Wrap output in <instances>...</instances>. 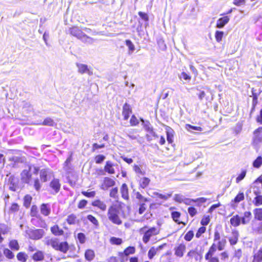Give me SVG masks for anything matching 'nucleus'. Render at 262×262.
Masks as SVG:
<instances>
[{
	"label": "nucleus",
	"instance_id": "1",
	"mask_svg": "<svg viewBox=\"0 0 262 262\" xmlns=\"http://www.w3.org/2000/svg\"><path fill=\"white\" fill-rule=\"evenodd\" d=\"M47 245L51 246L55 250L59 251L64 253L67 252L69 247L67 242L59 243L57 238H51L46 241Z\"/></svg>",
	"mask_w": 262,
	"mask_h": 262
},
{
	"label": "nucleus",
	"instance_id": "39",
	"mask_svg": "<svg viewBox=\"0 0 262 262\" xmlns=\"http://www.w3.org/2000/svg\"><path fill=\"white\" fill-rule=\"evenodd\" d=\"M76 216L74 214H71L68 216L67 222L70 225H74L76 223Z\"/></svg>",
	"mask_w": 262,
	"mask_h": 262
},
{
	"label": "nucleus",
	"instance_id": "4",
	"mask_svg": "<svg viewBox=\"0 0 262 262\" xmlns=\"http://www.w3.org/2000/svg\"><path fill=\"white\" fill-rule=\"evenodd\" d=\"M49 187L51 189V193L56 194L59 192L61 188V184L59 179L54 178L50 183Z\"/></svg>",
	"mask_w": 262,
	"mask_h": 262
},
{
	"label": "nucleus",
	"instance_id": "29",
	"mask_svg": "<svg viewBox=\"0 0 262 262\" xmlns=\"http://www.w3.org/2000/svg\"><path fill=\"white\" fill-rule=\"evenodd\" d=\"M230 222L233 226L237 227L241 223V219L239 215H235L230 219Z\"/></svg>",
	"mask_w": 262,
	"mask_h": 262
},
{
	"label": "nucleus",
	"instance_id": "47",
	"mask_svg": "<svg viewBox=\"0 0 262 262\" xmlns=\"http://www.w3.org/2000/svg\"><path fill=\"white\" fill-rule=\"evenodd\" d=\"M30 215L32 216L38 217L39 216L38 208L36 205H33L31 209Z\"/></svg>",
	"mask_w": 262,
	"mask_h": 262
},
{
	"label": "nucleus",
	"instance_id": "63",
	"mask_svg": "<svg viewBox=\"0 0 262 262\" xmlns=\"http://www.w3.org/2000/svg\"><path fill=\"white\" fill-rule=\"evenodd\" d=\"M262 131V127H259L256 129H255L254 132V140L255 141L257 140L258 141H260V139L258 138L257 134L260 133Z\"/></svg>",
	"mask_w": 262,
	"mask_h": 262
},
{
	"label": "nucleus",
	"instance_id": "48",
	"mask_svg": "<svg viewBox=\"0 0 262 262\" xmlns=\"http://www.w3.org/2000/svg\"><path fill=\"white\" fill-rule=\"evenodd\" d=\"M55 124V123L53 120L50 118H46L42 123V124L43 125H48L50 126H53Z\"/></svg>",
	"mask_w": 262,
	"mask_h": 262
},
{
	"label": "nucleus",
	"instance_id": "38",
	"mask_svg": "<svg viewBox=\"0 0 262 262\" xmlns=\"http://www.w3.org/2000/svg\"><path fill=\"white\" fill-rule=\"evenodd\" d=\"M135 252V248L134 247L129 246L126 248L123 252H121L123 255H126L128 257L129 254H133Z\"/></svg>",
	"mask_w": 262,
	"mask_h": 262
},
{
	"label": "nucleus",
	"instance_id": "19",
	"mask_svg": "<svg viewBox=\"0 0 262 262\" xmlns=\"http://www.w3.org/2000/svg\"><path fill=\"white\" fill-rule=\"evenodd\" d=\"M32 258L34 261H42L45 258L43 252L40 250H36V252L32 256Z\"/></svg>",
	"mask_w": 262,
	"mask_h": 262
},
{
	"label": "nucleus",
	"instance_id": "57",
	"mask_svg": "<svg viewBox=\"0 0 262 262\" xmlns=\"http://www.w3.org/2000/svg\"><path fill=\"white\" fill-rule=\"evenodd\" d=\"M110 196L114 199H117L118 198V188L115 187L112 188L110 192Z\"/></svg>",
	"mask_w": 262,
	"mask_h": 262
},
{
	"label": "nucleus",
	"instance_id": "18",
	"mask_svg": "<svg viewBox=\"0 0 262 262\" xmlns=\"http://www.w3.org/2000/svg\"><path fill=\"white\" fill-rule=\"evenodd\" d=\"M76 66L78 69L79 73L81 74L87 73L89 75H91L92 74V72L90 71L88 69V66L82 63H77Z\"/></svg>",
	"mask_w": 262,
	"mask_h": 262
},
{
	"label": "nucleus",
	"instance_id": "61",
	"mask_svg": "<svg viewBox=\"0 0 262 262\" xmlns=\"http://www.w3.org/2000/svg\"><path fill=\"white\" fill-rule=\"evenodd\" d=\"M130 123L132 126H136L139 124V122L135 115L131 117Z\"/></svg>",
	"mask_w": 262,
	"mask_h": 262
},
{
	"label": "nucleus",
	"instance_id": "51",
	"mask_svg": "<svg viewBox=\"0 0 262 262\" xmlns=\"http://www.w3.org/2000/svg\"><path fill=\"white\" fill-rule=\"evenodd\" d=\"M194 236V233L193 231L190 230L187 232L184 236V239L187 242L190 241Z\"/></svg>",
	"mask_w": 262,
	"mask_h": 262
},
{
	"label": "nucleus",
	"instance_id": "45",
	"mask_svg": "<svg viewBox=\"0 0 262 262\" xmlns=\"http://www.w3.org/2000/svg\"><path fill=\"white\" fill-rule=\"evenodd\" d=\"M226 243L227 242L225 238H222L221 241H219L217 245L216 246L217 249L220 251L223 250L225 247Z\"/></svg>",
	"mask_w": 262,
	"mask_h": 262
},
{
	"label": "nucleus",
	"instance_id": "9",
	"mask_svg": "<svg viewBox=\"0 0 262 262\" xmlns=\"http://www.w3.org/2000/svg\"><path fill=\"white\" fill-rule=\"evenodd\" d=\"M115 184L116 182L113 179L109 177H104L103 183L101 186V189L103 190H106L109 188L115 186Z\"/></svg>",
	"mask_w": 262,
	"mask_h": 262
},
{
	"label": "nucleus",
	"instance_id": "12",
	"mask_svg": "<svg viewBox=\"0 0 262 262\" xmlns=\"http://www.w3.org/2000/svg\"><path fill=\"white\" fill-rule=\"evenodd\" d=\"M92 206L100 209L102 211H105L106 210V205L103 202L99 199L95 200L92 202Z\"/></svg>",
	"mask_w": 262,
	"mask_h": 262
},
{
	"label": "nucleus",
	"instance_id": "13",
	"mask_svg": "<svg viewBox=\"0 0 262 262\" xmlns=\"http://www.w3.org/2000/svg\"><path fill=\"white\" fill-rule=\"evenodd\" d=\"M239 237V233L237 230L234 229L232 230L231 236L229 238L230 244L231 246L235 245L237 243Z\"/></svg>",
	"mask_w": 262,
	"mask_h": 262
},
{
	"label": "nucleus",
	"instance_id": "56",
	"mask_svg": "<svg viewBox=\"0 0 262 262\" xmlns=\"http://www.w3.org/2000/svg\"><path fill=\"white\" fill-rule=\"evenodd\" d=\"M87 219L89 221H90L92 223H93L96 226H98L99 225V223L98 220L96 219L95 217L93 216L92 215L89 214L87 216Z\"/></svg>",
	"mask_w": 262,
	"mask_h": 262
},
{
	"label": "nucleus",
	"instance_id": "59",
	"mask_svg": "<svg viewBox=\"0 0 262 262\" xmlns=\"http://www.w3.org/2000/svg\"><path fill=\"white\" fill-rule=\"evenodd\" d=\"M185 196L182 194H177L174 195V200L178 203H182L183 202Z\"/></svg>",
	"mask_w": 262,
	"mask_h": 262
},
{
	"label": "nucleus",
	"instance_id": "46",
	"mask_svg": "<svg viewBox=\"0 0 262 262\" xmlns=\"http://www.w3.org/2000/svg\"><path fill=\"white\" fill-rule=\"evenodd\" d=\"M247 170L245 169H242L241 173L237 176L236 179V182L239 183L242 180L244 179L246 175Z\"/></svg>",
	"mask_w": 262,
	"mask_h": 262
},
{
	"label": "nucleus",
	"instance_id": "20",
	"mask_svg": "<svg viewBox=\"0 0 262 262\" xmlns=\"http://www.w3.org/2000/svg\"><path fill=\"white\" fill-rule=\"evenodd\" d=\"M164 246V245H162L158 247H151L148 252V257L150 259H151L156 254L158 251L162 250Z\"/></svg>",
	"mask_w": 262,
	"mask_h": 262
},
{
	"label": "nucleus",
	"instance_id": "11",
	"mask_svg": "<svg viewBox=\"0 0 262 262\" xmlns=\"http://www.w3.org/2000/svg\"><path fill=\"white\" fill-rule=\"evenodd\" d=\"M68 32L71 35L76 37L78 39H79L83 33L78 27L75 26L70 28Z\"/></svg>",
	"mask_w": 262,
	"mask_h": 262
},
{
	"label": "nucleus",
	"instance_id": "22",
	"mask_svg": "<svg viewBox=\"0 0 262 262\" xmlns=\"http://www.w3.org/2000/svg\"><path fill=\"white\" fill-rule=\"evenodd\" d=\"M252 218V213L250 211H246L244 213V216L241 218L242 224L245 225L249 223Z\"/></svg>",
	"mask_w": 262,
	"mask_h": 262
},
{
	"label": "nucleus",
	"instance_id": "3",
	"mask_svg": "<svg viewBox=\"0 0 262 262\" xmlns=\"http://www.w3.org/2000/svg\"><path fill=\"white\" fill-rule=\"evenodd\" d=\"M159 233V230L155 227H151L147 230L144 231V235L142 238L143 242L145 244H147L151 237L156 235Z\"/></svg>",
	"mask_w": 262,
	"mask_h": 262
},
{
	"label": "nucleus",
	"instance_id": "60",
	"mask_svg": "<svg viewBox=\"0 0 262 262\" xmlns=\"http://www.w3.org/2000/svg\"><path fill=\"white\" fill-rule=\"evenodd\" d=\"M134 170L136 173L140 174L141 175H144L145 171L142 170L139 166L135 165L134 166Z\"/></svg>",
	"mask_w": 262,
	"mask_h": 262
},
{
	"label": "nucleus",
	"instance_id": "28",
	"mask_svg": "<svg viewBox=\"0 0 262 262\" xmlns=\"http://www.w3.org/2000/svg\"><path fill=\"white\" fill-rule=\"evenodd\" d=\"M254 219L253 220L262 221V208H255L253 210Z\"/></svg>",
	"mask_w": 262,
	"mask_h": 262
},
{
	"label": "nucleus",
	"instance_id": "42",
	"mask_svg": "<svg viewBox=\"0 0 262 262\" xmlns=\"http://www.w3.org/2000/svg\"><path fill=\"white\" fill-rule=\"evenodd\" d=\"M253 203L255 206H259L262 205V195H257L253 201Z\"/></svg>",
	"mask_w": 262,
	"mask_h": 262
},
{
	"label": "nucleus",
	"instance_id": "44",
	"mask_svg": "<svg viewBox=\"0 0 262 262\" xmlns=\"http://www.w3.org/2000/svg\"><path fill=\"white\" fill-rule=\"evenodd\" d=\"M125 45L129 49V53H132L135 50V46L130 40L127 39L125 40Z\"/></svg>",
	"mask_w": 262,
	"mask_h": 262
},
{
	"label": "nucleus",
	"instance_id": "10",
	"mask_svg": "<svg viewBox=\"0 0 262 262\" xmlns=\"http://www.w3.org/2000/svg\"><path fill=\"white\" fill-rule=\"evenodd\" d=\"M186 249V245L181 243L179 244L178 246H176L174 249V255L178 257H182L184 255V253L185 252Z\"/></svg>",
	"mask_w": 262,
	"mask_h": 262
},
{
	"label": "nucleus",
	"instance_id": "30",
	"mask_svg": "<svg viewBox=\"0 0 262 262\" xmlns=\"http://www.w3.org/2000/svg\"><path fill=\"white\" fill-rule=\"evenodd\" d=\"M150 181V179L148 178L143 177L141 178L139 181L140 187L143 189L145 188L149 185Z\"/></svg>",
	"mask_w": 262,
	"mask_h": 262
},
{
	"label": "nucleus",
	"instance_id": "33",
	"mask_svg": "<svg viewBox=\"0 0 262 262\" xmlns=\"http://www.w3.org/2000/svg\"><path fill=\"white\" fill-rule=\"evenodd\" d=\"M16 257L18 261H20L21 262H26L28 256L26 253L24 252H20L17 253Z\"/></svg>",
	"mask_w": 262,
	"mask_h": 262
},
{
	"label": "nucleus",
	"instance_id": "34",
	"mask_svg": "<svg viewBox=\"0 0 262 262\" xmlns=\"http://www.w3.org/2000/svg\"><path fill=\"white\" fill-rule=\"evenodd\" d=\"M9 246L12 250L17 251L19 249V246L18 242L15 239L10 241L9 244Z\"/></svg>",
	"mask_w": 262,
	"mask_h": 262
},
{
	"label": "nucleus",
	"instance_id": "27",
	"mask_svg": "<svg viewBox=\"0 0 262 262\" xmlns=\"http://www.w3.org/2000/svg\"><path fill=\"white\" fill-rule=\"evenodd\" d=\"M121 193L122 195V197L125 200H128L129 198L128 196V187L127 185L125 183H124L122 185L121 188Z\"/></svg>",
	"mask_w": 262,
	"mask_h": 262
},
{
	"label": "nucleus",
	"instance_id": "53",
	"mask_svg": "<svg viewBox=\"0 0 262 262\" xmlns=\"http://www.w3.org/2000/svg\"><path fill=\"white\" fill-rule=\"evenodd\" d=\"M244 199V194L243 192H239L235 197L233 201L235 203H238Z\"/></svg>",
	"mask_w": 262,
	"mask_h": 262
},
{
	"label": "nucleus",
	"instance_id": "15",
	"mask_svg": "<svg viewBox=\"0 0 262 262\" xmlns=\"http://www.w3.org/2000/svg\"><path fill=\"white\" fill-rule=\"evenodd\" d=\"M230 18L228 16H225L220 18L216 21V27L217 28H223L229 21Z\"/></svg>",
	"mask_w": 262,
	"mask_h": 262
},
{
	"label": "nucleus",
	"instance_id": "26",
	"mask_svg": "<svg viewBox=\"0 0 262 262\" xmlns=\"http://www.w3.org/2000/svg\"><path fill=\"white\" fill-rule=\"evenodd\" d=\"M113 166L114 164L111 161H108L106 162L104 169L106 172L110 174H114L115 171Z\"/></svg>",
	"mask_w": 262,
	"mask_h": 262
},
{
	"label": "nucleus",
	"instance_id": "52",
	"mask_svg": "<svg viewBox=\"0 0 262 262\" xmlns=\"http://www.w3.org/2000/svg\"><path fill=\"white\" fill-rule=\"evenodd\" d=\"M77 238L79 242V243L81 244H83L85 243L86 241V237L84 233H79L77 234Z\"/></svg>",
	"mask_w": 262,
	"mask_h": 262
},
{
	"label": "nucleus",
	"instance_id": "40",
	"mask_svg": "<svg viewBox=\"0 0 262 262\" xmlns=\"http://www.w3.org/2000/svg\"><path fill=\"white\" fill-rule=\"evenodd\" d=\"M166 135H167V140L169 143H172L173 141V130L169 128L166 131Z\"/></svg>",
	"mask_w": 262,
	"mask_h": 262
},
{
	"label": "nucleus",
	"instance_id": "55",
	"mask_svg": "<svg viewBox=\"0 0 262 262\" xmlns=\"http://www.w3.org/2000/svg\"><path fill=\"white\" fill-rule=\"evenodd\" d=\"M33 186L37 191H39L40 190L41 184H40L39 180L38 178H36L34 180Z\"/></svg>",
	"mask_w": 262,
	"mask_h": 262
},
{
	"label": "nucleus",
	"instance_id": "37",
	"mask_svg": "<svg viewBox=\"0 0 262 262\" xmlns=\"http://www.w3.org/2000/svg\"><path fill=\"white\" fill-rule=\"evenodd\" d=\"M32 200V198L30 195H26L25 196L24 198V205L26 208H29L30 205Z\"/></svg>",
	"mask_w": 262,
	"mask_h": 262
},
{
	"label": "nucleus",
	"instance_id": "32",
	"mask_svg": "<svg viewBox=\"0 0 262 262\" xmlns=\"http://www.w3.org/2000/svg\"><path fill=\"white\" fill-rule=\"evenodd\" d=\"M262 261V248H260L258 251L254 254L252 262H261Z\"/></svg>",
	"mask_w": 262,
	"mask_h": 262
},
{
	"label": "nucleus",
	"instance_id": "7",
	"mask_svg": "<svg viewBox=\"0 0 262 262\" xmlns=\"http://www.w3.org/2000/svg\"><path fill=\"white\" fill-rule=\"evenodd\" d=\"M251 228L254 234H262V221L253 220L251 223Z\"/></svg>",
	"mask_w": 262,
	"mask_h": 262
},
{
	"label": "nucleus",
	"instance_id": "50",
	"mask_svg": "<svg viewBox=\"0 0 262 262\" xmlns=\"http://www.w3.org/2000/svg\"><path fill=\"white\" fill-rule=\"evenodd\" d=\"M224 35L223 31H216L215 33V38L217 42H220Z\"/></svg>",
	"mask_w": 262,
	"mask_h": 262
},
{
	"label": "nucleus",
	"instance_id": "23",
	"mask_svg": "<svg viewBox=\"0 0 262 262\" xmlns=\"http://www.w3.org/2000/svg\"><path fill=\"white\" fill-rule=\"evenodd\" d=\"M79 40H80L82 42L89 45L92 44L95 41L94 38L87 36L84 33H83L79 38Z\"/></svg>",
	"mask_w": 262,
	"mask_h": 262
},
{
	"label": "nucleus",
	"instance_id": "8",
	"mask_svg": "<svg viewBox=\"0 0 262 262\" xmlns=\"http://www.w3.org/2000/svg\"><path fill=\"white\" fill-rule=\"evenodd\" d=\"M31 166L29 167L28 169H24L20 173L21 181L26 184H29L32 177L30 173Z\"/></svg>",
	"mask_w": 262,
	"mask_h": 262
},
{
	"label": "nucleus",
	"instance_id": "14",
	"mask_svg": "<svg viewBox=\"0 0 262 262\" xmlns=\"http://www.w3.org/2000/svg\"><path fill=\"white\" fill-rule=\"evenodd\" d=\"M132 110L130 105L125 103L123 106L122 115L125 120H128L130 114L132 113Z\"/></svg>",
	"mask_w": 262,
	"mask_h": 262
},
{
	"label": "nucleus",
	"instance_id": "5",
	"mask_svg": "<svg viewBox=\"0 0 262 262\" xmlns=\"http://www.w3.org/2000/svg\"><path fill=\"white\" fill-rule=\"evenodd\" d=\"M44 234V230L41 229L31 230L28 233L29 238L33 240H38L41 238Z\"/></svg>",
	"mask_w": 262,
	"mask_h": 262
},
{
	"label": "nucleus",
	"instance_id": "49",
	"mask_svg": "<svg viewBox=\"0 0 262 262\" xmlns=\"http://www.w3.org/2000/svg\"><path fill=\"white\" fill-rule=\"evenodd\" d=\"M4 254L7 258L9 259H12L14 257L13 253L10 250L7 248H6L4 250Z\"/></svg>",
	"mask_w": 262,
	"mask_h": 262
},
{
	"label": "nucleus",
	"instance_id": "54",
	"mask_svg": "<svg viewBox=\"0 0 262 262\" xmlns=\"http://www.w3.org/2000/svg\"><path fill=\"white\" fill-rule=\"evenodd\" d=\"M9 231L8 227L4 224H0V232L3 234H7Z\"/></svg>",
	"mask_w": 262,
	"mask_h": 262
},
{
	"label": "nucleus",
	"instance_id": "58",
	"mask_svg": "<svg viewBox=\"0 0 262 262\" xmlns=\"http://www.w3.org/2000/svg\"><path fill=\"white\" fill-rule=\"evenodd\" d=\"M154 194H155L156 196H157L160 199L164 200H167L168 198H169L171 196V193L167 194H162L159 193L158 192H155Z\"/></svg>",
	"mask_w": 262,
	"mask_h": 262
},
{
	"label": "nucleus",
	"instance_id": "64",
	"mask_svg": "<svg viewBox=\"0 0 262 262\" xmlns=\"http://www.w3.org/2000/svg\"><path fill=\"white\" fill-rule=\"evenodd\" d=\"M105 159V157L104 156L99 155L95 157V162L97 164H100Z\"/></svg>",
	"mask_w": 262,
	"mask_h": 262
},
{
	"label": "nucleus",
	"instance_id": "17",
	"mask_svg": "<svg viewBox=\"0 0 262 262\" xmlns=\"http://www.w3.org/2000/svg\"><path fill=\"white\" fill-rule=\"evenodd\" d=\"M199 257V254L198 251L195 250H191L187 254L186 259L187 261H189L194 258L195 261H198Z\"/></svg>",
	"mask_w": 262,
	"mask_h": 262
},
{
	"label": "nucleus",
	"instance_id": "62",
	"mask_svg": "<svg viewBox=\"0 0 262 262\" xmlns=\"http://www.w3.org/2000/svg\"><path fill=\"white\" fill-rule=\"evenodd\" d=\"M119 262H127L128 261V257L123 255L121 252L118 253Z\"/></svg>",
	"mask_w": 262,
	"mask_h": 262
},
{
	"label": "nucleus",
	"instance_id": "41",
	"mask_svg": "<svg viewBox=\"0 0 262 262\" xmlns=\"http://www.w3.org/2000/svg\"><path fill=\"white\" fill-rule=\"evenodd\" d=\"M180 215L181 213L178 211H173L171 212V217L173 220L178 224L182 223V222L179 221V219L180 217Z\"/></svg>",
	"mask_w": 262,
	"mask_h": 262
},
{
	"label": "nucleus",
	"instance_id": "24",
	"mask_svg": "<svg viewBox=\"0 0 262 262\" xmlns=\"http://www.w3.org/2000/svg\"><path fill=\"white\" fill-rule=\"evenodd\" d=\"M51 231L55 236H60L63 234L64 231L60 229L57 225H55L51 228Z\"/></svg>",
	"mask_w": 262,
	"mask_h": 262
},
{
	"label": "nucleus",
	"instance_id": "31",
	"mask_svg": "<svg viewBox=\"0 0 262 262\" xmlns=\"http://www.w3.org/2000/svg\"><path fill=\"white\" fill-rule=\"evenodd\" d=\"M140 121L142 122V125L143 128L147 133L153 128L149 121L144 120L141 118H140Z\"/></svg>",
	"mask_w": 262,
	"mask_h": 262
},
{
	"label": "nucleus",
	"instance_id": "35",
	"mask_svg": "<svg viewBox=\"0 0 262 262\" xmlns=\"http://www.w3.org/2000/svg\"><path fill=\"white\" fill-rule=\"evenodd\" d=\"M262 165V157L259 156L254 160L252 163V166L255 168H259Z\"/></svg>",
	"mask_w": 262,
	"mask_h": 262
},
{
	"label": "nucleus",
	"instance_id": "25",
	"mask_svg": "<svg viewBox=\"0 0 262 262\" xmlns=\"http://www.w3.org/2000/svg\"><path fill=\"white\" fill-rule=\"evenodd\" d=\"M217 246L215 244L213 243L211 246L210 247L208 252L205 255V259L206 260H209L210 257L213 256L215 251H216Z\"/></svg>",
	"mask_w": 262,
	"mask_h": 262
},
{
	"label": "nucleus",
	"instance_id": "2",
	"mask_svg": "<svg viewBox=\"0 0 262 262\" xmlns=\"http://www.w3.org/2000/svg\"><path fill=\"white\" fill-rule=\"evenodd\" d=\"M119 211L114 206L109 207L107 213L108 220L114 224L120 225L122 221L119 216Z\"/></svg>",
	"mask_w": 262,
	"mask_h": 262
},
{
	"label": "nucleus",
	"instance_id": "16",
	"mask_svg": "<svg viewBox=\"0 0 262 262\" xmlns=\"http://www.w3.org/2000/svg\"><path fill=\"white\" fill-rule=\"evenodd\" d=\"M41 213L44 216H48L51 213V206L49 204H42L40 206Z\"/></svg>",
	"mask_w": 262,
	"mask_h": 262
},
{
	"label": "nucleus",
	"instance_id": "43",
	"mask_svg": "<svg viewBox=\"0 0 262 262\" xmlns=\"http://www.w3.org/2000/svg\"><path fill=\"white\" fill-rule=\"evenodd\" d=\"M110 243L112 245H120L122 243V240L120 238L112 237L110 239Z\"/></svg>",
	"mask_w": 262,
	"mask_h": 262
},
{
	"label": "nucleus",
	"instance_id": "21",
	"mask_svg": "<svg viewBox=\"0 0 262 262\" xmlns=\"http://www.w3.org/2000/svg\"><path fill=\"white\" fill-rule=\"evenodd\" d=\"M95 257V254L93 250L87 249L85 250L84 253V258L86 260L92 261L94 259Z\"/></svg>",
	"mask_w": 262,
	"mask_h": 262
},
{
	"label": "nucleus",
	"instance_id": "6",
	"mask_svg": "<svg viewBox=\"0 0 262 262\" xmlns=\"http://www.w3.org/2000/svg\"><path fill=\"white\" fill-rule=\"evenodd\" d=\"M53 172L49 168L41 169L39 171V177L42 182H46L51 178Z\"/></svg>",
	"mask_w": 262,
	"mask_h": 262
},
{
	"label": "nucleus",
	"instance_id": "36",
	"mask_svg": "<svg viewBox=\"0 0 262 262\" xmlns=\"http://www.w3.org/2000/svg\"><path fill=\"white\" fill-rule=\"evenodd\" d=\"M185 129L190 132H192V130L197 131H202L203 128L200 126H193L190 124H186Z\"/></svg>",
	"mask_w": 262,
	"mask_h": 262
}]
</instances>
